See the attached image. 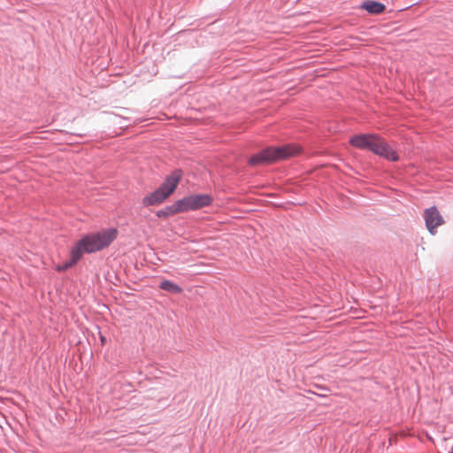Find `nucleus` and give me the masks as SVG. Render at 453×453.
Returning a JSON list of instances; mask_svg holds the SVG:
<instances>
[{"label": "nucleus", "instance_id": "obj_13", "mask_svg": "<svg viewBox=\"0 0 453 453\" xmlns=\"http://www.w3.org/2000/svg\"><path fill=\"white\" fill-rule=\"evenodd\" d=\"M159 288L172 294H180L183 290L180 285L169 280H162Z\"/></svg>", "mask_w": 453, "mask_h": 453}, {"label": "nucleus", "instance_id": "obj_11", "mask_svg": "<svg viewBox=\"0 0 453 453\" xmlns=\"http://www.w3.org/2000/svg\"><path fill=\"white\" fill-rule=\"evenodd\" d=\"M360 7L365 10L367 12L371 14H380L384 12L386 6L384 4L374 1V0H366L362 3Z\"/></svg>", "mask_w": 453, "mask_h": 453}, {"label": "nucleus", "instance_id": "obj_7", "mask_svg": "<svg viewBox=\"0 0 453 453\" xmlns=\"http://www.w3.org/2000/svg\"><path fill=\"white\" fill-rule=\"evenodd\" d=\"M426 226L431 234L436 233V227L442 225L444 220L435 206L427 208L424 214Z\"/></svg>", "mask_w": 453, "mask_h": 453}, {"label": "nucleus", "instance_id": "obj_6", "mask_svg": "<svg viewBox=\"0 0 453 453\" xmlns=\"http://www.w3.org/2000/svg\"><path fill=\"white\" fill-rule=\"evenodd\" d=\"M182 173L180 169L173 170L157 188L165 197L168 198L175 191L182 177Z\"/></svg>", "mask_w": 453, "mask_h": 453}, {"label": "nucleus", "instance_id": "obj_8", "mask_svg": "<svg viewBox=\"0 0 453 453\" xmlns=\"http://www.w3.org/2000/svg\"><path fill=\"white\" fill-rule=\"evenodd\" d=\"M166 199H167V197H165L161 193V191H159V189L157 188L153 192L145 196L142 198V203L144 207H150V206L159 205L162 203H164Z\"/></svg>", "mask_w": 453, "mask_h": 453}, {"label": "nucleus", "instance_id": "obj_1", "mask_svg": "<svg viewBox=\"0 0 453 453\" xmlns=\"http://www.w3.org/2000/svg\"><path fill=\"white\" fill-rule=\"evenodd\" d=\"M118 231L110 227L83 235L73 247L81 258L84 253L91 254L107 248L117 237Z\"/></svg>", "mask_w": 453, "mask_h": 453}, {"label": "nucleus", "instance_id": "obj_2", "mask_svg": "<svg viewBox=\"0 0 453 453\" xmlns=\"http://www.w3.org/2000/svg\"><path fill=\"white\" fill-rule=\"evenodd\" d=\"M300 149L298 147L291 144L280 147H267L253 155L250 158L249 163L251 165L271 164L297 155Z\"/></svg>", "mask_w": 453, "mask_h": 453}, {"label": "nucleus", "instance_id": "obj_9", "mask_svg": "<svg viewBox=\"0 0 453 453\" xmlns=\"http://www.w3.org/2000/svg\"><path fill=\"white\" fill-rule=\"evenodd\" d=\"M178 213H183L181 205L180 203V200H177L174 203L171 205H167L165 208L157 211L156 216L158 219H166L170 216L178 214Z\"/></svg>", "mask_w": 453, "mask_h": 453}, {"label": "nucleus", "instance_id": "obj_5", "mask_svg": "<svg viewBox=\"0 0 453 453\" xmlns=\"http://www.w3.org/2000/svg\"><path fill=\"white\" fill-rule=\"evenodd\" d=\"M179 200L183 212L200 210L211 205L213 202L212 196L209 194H193Z\"/></svg>", "mask_w": 453, "mask_h": 453}, {"label": "nucleus", "instance_id": "obj_4", "mask_svg": "<svg viewBox=\"0 0 453 453\" xmlns=\"http://www.w3.org/2000/svg\"><path fill=\"white\" fill-rule=\"evenodd\" d=\"M383 138L374 133L355 134L349 139V143L359 150H367L377 154Z\"/></svg>", "mask_w": 453, "mask_h": 453}, {"label": "nucleus", "instance_id": "obj_10", "mask_svg": "<svg viewBox=\"0 0 453 453\" xmlns=\"http://www.w3.org/2000/svg\"><path fill=\"white\" fill-rule=\"evenodd\" d=\"M376 155L382 157L392 162L398 161L399 159L396 151L391 146H389L388 143L384 139L380 143V149Z\"/></svg>", "mask_w": 453, "mask_h": 453}, {"label": "nucleus", "instance_id": "obj_3", "mask_svg": "<svg viewBox=\"0 0 453 453\" xmlns=\"http://www.w3.org/2000/svg\"><path fill=\"white\" fill-rule=\"evenodd\" d=\"M383 138L374 133L355 134L349 139V143L359 150H367L377 154Z\"/></svg>", "mask_w": 453, "mask_h": 453}, {"label": "nucleus", "instance_id": "obj_12", "mask_svg": "<svg viewBox=\"0 0 453 453\" xmlns=\"http://www.w3.org/2000/svg\"><path fill=\"white\" fill-rule=\"evenodd\" d=\"M81 260L78 251H74L72 248L70 250V259L64 262L62 265H58L57 270L58 272H64L76 265Z\"/></svg>", "mask_w": 453, "mask_h": 453}]
</instances>
